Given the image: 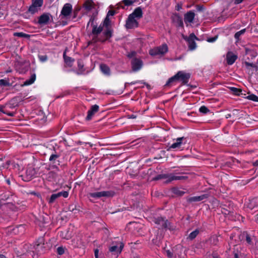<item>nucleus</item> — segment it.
I'll return each instance as SVG.
<instances>
[{
	"label": "nucleus",
	"instance_id": "4c0bfd02",
	"mask_svg": "<svg viewBox=\"0 0 258 258\" xmlns=\"http://www.w3.org/2000/svg\"><path fill=\"white\" fill-rule=\"evenodd\" d=\"M39 60L41 61V62H44L47 59V57L46 55H39Z\"/></svg>",
	"mask_w": 258,
	"mask_h": 258
},
{
	"label": "nucleus",
	"instance_id": "9d476101",
	"mask_svg": "<svg viewBox=\"0 0 258 258\" xmlns=\"http://www.w3.org/2000/svg\"><path fill=\"white\" fill-rule=\"evenodd\" d=\"M124 246L122 243L118 242L115 245H112L110 247L109 251L112 253L113 254L116 255L117 256L120 253L122 249Z\"/></svg>",
	"mask_w": 258,
	"mask_h": 258
},
{
	"label": "nucleus",
	"instance_id": "a18cd8bd",
	"mask_svg": "<svg viewBox=\"0 0 258 258\" xmlns=\"http://www.w3.org/2000/svg\"><path fill=\"white\" fill-rule=\"evenodd\" d=\"M114 15V11H109L108 13H107V15L106 17H109V16H112Z\"/></svg>",
	"mask_w": 258,
	"mask_h": 258
},
{
	"label": "nucleus",
	"instance_id": "0eeeda50",
	"mask_svg": "<svg viewBox=\"0 0 258 258\" xmlns=\"http://www.w3.org/2000/svg\"><path fill=\"white\" fill-rule=\"evenodd\" d=\"M173 142L169 147V149L181 150L182 146L186 144V139L184 137H180L173 140Z\"/></svg>",
	"mask_w": 258,
	"mask_h": 258
},
{
	"label": "nucleus",
	"instance_id": "cd10ccee",
	"mask_svg": "<svg viewBox=\"0 0 258 258\" xmlns=\"http://www.w3.org/2000/svg\"><path fill=\"white\" fill-rule=\"evenodd\" d=\"M246 98L255 102H258V97L254 94H250L246 96Z\"/></svg>",
	"mask_w": 258,
	"mask_h": 258
},
{
	"label": "nucleus",
	"instance_id": "ea45409f",
	"mask_svg": "<svg viewBox=\"0 0 258 258\" xmlns=\"http://www.w3.org/2000/svg\"><path fill=\"white\" fill-rule=\"evenodd\" d=\"M58 157V156L55 154H52L49 158V160L52 161L55 160Z\"/></svg>",
	"mask_w": 258,
	"mask_h": 258
},
{
	"label": "nucleus",
	"instance_id": "4d7b16f0",
	"mask_svg": "<svg viewBox=\"0 0 258 258\" xmlns=\"http://www.w3.org/2000/svg\"><path fill=\"white\" fill-rule=\"evenodd\" d=\"M135 117L134 116V115H132L131 116L130 118H135Z\"/></svg>",
	"mask_w": 258,
	"mask_h": 258
},
{
	"label": "nucleus",
	"instance_id": "e433bc0d",
	"mask_svg": "<svg viewBox=\"0 0 258 258\" xmlns=\"http://www.w3.org/2000/svg\"><path fill=\"white\" fill-rule=\"evenodd\" d=\"M244 32H245V29H243V30H241L237 32L235 34V37L236 38H238L241 34H243L244 33Z\"/></svg>",
	"mask_w": 258,
	"mask_h": 258
},
{
	"label": "nucleus",
	"instance_id": "49530a36",
	"mask_svg": "<svg viewBox=\"0 0 258 258\" xmlns=\"http://www.w3.org/2000/svg\"><path fill=\"white\" fill-rule=\"evenodd\" d=\"M78 67L80 69H82L83 67V64L82 63L81 60H78Z\"/></svg>",
	"mask_w": 258,
	"mask_h": 258
},
{
	"label": "nucleus",
	"instance_id": "f257e3e1",
	"mask_svg": "<svg viewBox=\"0 0 258 258\" xmlns=\"http://www.w3.org/2000/svg\"><path fill=\"white\" fill-rule=\"evenodd\" d=\"M143 16L142 10L140 7L136 8L130 14L126 21L125 26L127 29H133L138 26V20Z\"/></svg>",
	"mask_w": 258,
	"mask_h": 258
},
{
	"label": "nucleus",
	"instance_id": "6e6552de",
	"mask_svg": "<svg viewBox=\"0 0 258 258\" xmlns=\"http://www.w3.org/2000/svg\"><path fill=\"white\" fill-rule=\"evenodd\" d=\"M182 38L187 42L188 48L190 50L196 49L197 45L195 40L197 39V37L194 33H191L188 37L182 35Z\"/></svg>",
	"mask_w": 258,
	"mask_h": 258
},
{
	"label": "nucleus",
	"instance_id": "f8f14e48",
	"mask_svg": "<svg viewBox=\"0 0 258 258\" xmlns=\"http://www.w3.org/2000/svg\"><path fill=\"white\" fill-rule=\"evenodd\" d=\"M44 248L43 239L41 238L39 239V243H36L34 246V250H33V252L41 253L43 252Z\"/></svg>",
	"mask_w": 258,
	"mask_h": 258
},
{
	"label": "nucleus",
	"instance_id": "c756f323",
	"mask_svg": "<svg viewBox=\"0 0 258 258\" xmlns=\"http://www.w3.org/2000/svg\"><path fill=\"white\" fill-rule=\"evenodd\" d=\"M57 198H58V197H57V195L56 194H52L51 196V197L48 201L49 203H50V204L53 203L55 201V200L56 199H57Z\"/></svg>",
	"mask_w": 258,
	"mask_h": 258
},
{
	"label": "nucleus",
	"instance_id": "5701e85b",
	"mask_svg": "<svg viewBox=\"0 0 258 258\" xmlns=\"http://www.w3.org/2000/svg\"><path fill=\"white\" fill-rule=\"evenodd\" d=\"M155 223L163 227H167V221L162 217L156 219Z\"/></svg>",
	"mask_w": 258,
	"mask_h": 258
},
{
	"label": "nucleus",
	"instance_id": "a211bd4d",
	"mask_svg": "<svg viewBox=\"0 0 258 258\" xmlns=\"http://www.w3.org/2000/svg\"><path fill=\"white\" fill-rule=\"evenodd\" d=\"M237 58V55H235L231 52H229L227 54L226 59L227 62L229 65H231L234 63Z\"/></svg>",
	"mask_w": 258,
	"mask_h": 258
},
{
	"label": "nucleus",
	"instance_id": "bb28decb",
	"mask_svg": "<svg viewBox=\"0 0 258 258\" xmlns=\"http://www.w3.org/2000/svg\"><path fill=\"white\" fill-rule=\"evenodd\" d=\"M32 4L40 9L43 4V0H32Z\"/></svg>",
	"mask_w": 258,
	"mask_h": 258
},
{
	"label": "nucleus",
	"instance_id": "a878e982",
	"mask_svg": "<svg viewBox=\"0 0 258 258\" xmlns=\"http://www.w3.org/2000/svg\"><path fill=\"white\" fill-rule=\"evenodd\" d=\"M40 9L39 8L32 4V5L29 7V12L32 14H34L37 12Z\"/></svg>",
	"mask_w": 258,
	"mask_h": 258
},
{
	"label": "nucleus",
	"instance_id": "58836bf2",
	"mask_svg": "<svg viewBox=\"0 0 258 258\" xmlns=\"http://www.w3.org/2000/svg\"><path fill=\"white\" fill-rule=\"evenodd\" d=\"M123 2L126 6H130L133 4L134 2L132 0H124Z\"/></svg>",
	"mask_w": 258,
	"mask_h": 258
},
{
	"label": "nucleus",
	"instance_id": "412c9836",
	"mask_svg": "<svg viewBox=\"0 0 258 258\" xmlns=\"http://www.w3.org/2000/svg\"><path fill=\"white\" fill-rule=\"evenodd\" d=\"M36 80V75L35 74H32L30 79H28V80H27L26 81H25L22 86H28V85H30L31 84H32L34 81H35Z\"/></svg>",
	"mask_w": 258,
	"mask_h": 258
},
{
	"label": "nucleus",
	"instance_id": "864d4df0",
	"mask_svg": "<svg viewBox=\"0 0 258 258\" xmlns=\"http://www.w3.org/2000/svg\"><path fill=\"white\" fill-rule=\"evenodd\" d=\"M180 9H181V6H180V5H178V6H177V10L178 11H179Z\"/></svg>",
	"mask_w": 258,
	"mask_h": 258
},
{
	"label": "nucleus",
	"instance_id": "aec40b11",
	"mask_svg": "<svg viewBox=\"0 0 258 258\" xmlns=\"http://www.w3.org/2000/svg\"><path fill=\"white\" fill-rule=\"evenodd\" d=\"M63 56L66 64L69 67L72 66L74 61V59L70 57L67 56L66 55V51L63 52Z\"/></svg>",
	"mask_w": 258,
	"mask_h": 258
},
{
	"label": "nucleus",
	"instance_id": "4468645a",
	"mask_svg": "<svg viewBox=\"0 0 258 258\" xmlns=\"http://www.w3.org/2000/svg\"><path fill=\"white\" fill-rule=\"evenodd\" d=\"M99 106L97 105H94L91 106L90 109L88 111L86 119L89 120L92 119L94 114L98 111Z\"/></svg>",
	"mask_w": 258,
	"mask_h": 258
},
{
	"label": "nucleus",
	"instance_id": "603ef678",
	"mask_svg": "<svg viewBox=\"0 0 258 258\" xmlns=\"http://www.w3.org/2000/svg\"><path fill=\"white\" fill-rule=\"evenodd\" d=\"M62 192H63V191H60V192H59L57 193L56 194L57 195V197L58 198L61 197V196L62 197Z\"/></svg>",
	"mask_w": 258,
	"mask_h": 258
},
{
	"label": "nucleus",
	"instance_id": "13d9d810",
	"mask_svg": "<svg viewBox=\"0 0 258 258\" xmlns=\"http://www.w3.org/2000/svg\"><path fill=\"white\" fill-rule=\"evenodd\" d=\"M255 163V164L258 165V161H256Z\"/></svg>",
	"mask_w": 258,
	"mask_h": 258
},
{
	"label": "nucleus",
	"instance_id": "37998d69",
	"mask_svg": "<svg viewBox=\"0 0 258 258\" xmlns=\"http://www.w3.org/2000/svg\"><path fill=\"white\" fill-rule=\"evenodd\" d=\"M246 242L248 243V244H250L251 243V239L250 237V236L248 235V234H246Z\"/></svg>",
	"mask_w": 258,
	"mask_h": 258
},
{
	"label": "nucleus",
	"instance_id": "09e8293b",
	"mask_svg": "<svg viewBox=\"0 0 258 258\" xmlns=\"http://www.w3.org/2000/svg\"><path fill=\"white\" fill-rule=\"evenodd\" d=\"M69 196V192L68 191H63V192H62V197L63 198H67Z\"/></svg>",
	"mask_w": 258,
	"mask_h": 258
},
{
	"label": "nucleus",
	"instance_id": "2eb2a0df",
	"mask_svg": "<svg viewBox=\"0 0 258 258\" xmlns=\"http://www.w3.org/2000/svg\"><path fill=\"white\" fill-rule=\"evenodd\" d=\"M132 65L133 71H138L141 69L143 62L140 59L135 58L132 60Z\"/></svg>",
	"mask_w": 258,
	"mask_h": 258
},
{
	"label": "nucleus",
	"instance_id": "f03ea898",
	"mask_svg": "<svg viewBox=\"0 0 258 258\" xmlns=\"http://www.w3.org/2000/svg\"><path fill=\"white\" fill-rule=\"evenodd\" d=\"M190 78V74L184 71H179L174 76L171 77L166 83V85H170L172 83L180 81L183 84L186 83Z\"/></svg>",
	"mask_w": 258,
	"mask_h": 258
},
{
	"label": "nucleus",
	"instance_id": "393cba45",
	"mask_svg": "<svg viewBox=\"0 0 258 258\" xmlns=\"http://www.w3.org/2000/svg\"><path fill=\"white\" fill-rule=\"evenodd\" d=\"M186 178V177L185 176H177L174 175L173 174H170L169 175V181H172L174 180H181Z\"/></svg>",
	"mask_w": 258,
	"mask_h": 258
},
{
	"label": "nucleus",
	"instance_id": "6ab92c4d",
	"mask_svg": "<svg viewBox=\"0 0 258 258\" xmlns=\"http://www.w3.org/2000/svg\"><path fill=\"white\" fill-rule=\"evenodd\" d=\"M173 21L175 23L177 26L182 27L183 23L182 18L177 14H175L172 16Z\"/></svg>",
	"mask_w": 258,
	"mask_h": 258
},
{
	"label": "nucleus",
	"instance_id": "7c9ffc66",
	"mask_svg": "<svg viewBox=\"0 0 258 258\" xmlns=\"http://www.w3.org/2000/svg\"><path fill=\"white\" fill-rule=\"evenodd\" d=\"M198 233H199V231L197 230H196L192 231V232H191L189 234V235L188 236V238L190 239H192L195 238L198 235Z\"/></svg>",
	"mask_w": 258,
	"mask_h": 258
},
{
	"label": "nucleus",
	"instance_id": "c9c22d12",
	"mask_svg": "<svg viewBox=\"0 0 258 258\" xmlns=\"http://www.w3.org/2000/svg\"><path fill=\"white\" fill-rule=\"evenodd\" d=\"M14 35L16 36H18V37H28L29 36L28 35H27L26 34H24L22 32L15 33Z\"/></svg>",
	"mask_w": 258,
	"mask_h": 258
},
{
	"label": "nucleus",
	"instance_id": "3c124183",
	"mask_svg": "<svg viewBox=\"0 0 258 258\" xmlns=\"http://www.w3.org/2000/svg\"><path fill=\"white\" fill-rule=\"evenodd\" d=\"M243 0H235V4H240Z\"/></svg>",
	"mask_w": 258,
	"mask_h": 258
},
{
	"label": "nucleus",
	"instance_id": "de8ad7c7",
	"mask_svg": "<svg viewBox=\"0 0 258 258\" xmlns=\"http://www.w3.org/2000/svg\"><path fill=\"white\" fill-rule=\"evenodd\" d=\"M94 254L95 258H99V250L98 249L95 250Z\"/></svg>",
	"mask_w": 258,
	"mask_h": 258
},
{
	"label": "nucleus",
	"instance_id": "6e6d98bb",
	"mask_svg": "<svg viewBox=\"0 0 258 258\" xmlns=\"http://www.w3.org/2000/svg\"><path fill=\"white\" fill-rule=\"evenodd\" d=\"M18 228H23V227L22 226V225H20L18 227Z\"/></svg>",
	"mask_w": 258,
	"mask_h": 258
},
{
	"label": "nucleus",
	"instance_id": "7ed1b4c3",
	"mask_svg": "<svg viewBox=\"0 0 258 258\" xmlns=\"http://www.w3.org/2000/svg\"><path fill=\"white\" fill-rule=\"evenodd\" d=\"M18 105V102L16 98L11 99L9 103H7L4 106H0V111L10 116H14L15 112H10V109H14Z\"/></svg>",
	"mask_w": 258,
	"mask_h": 258
},
{
	"label": "nucleus",
	"instance_id": "ddd939ff",
	"mask_svg": "<svg viewBox=\"0 0 258 258\" xmlns=\"http://www.w3.org/2000/svg\"><path fill=\"white\" fill-rule=\"evenodd\" d=\"M51 16L48 13L41 15L38 19V23L41 25H46L49 21Z\"/></svg>",
	"mask_w": 258,
	"mask_h": 258
},
{
	"label": "nucleus",
	"instance_id": "39448f33",
	"mask_svg": "<svg viewBox=\"0 0 258 258\" xmlns=\"http://www.w3.org/2000/svg\"><path fill=\"white\" fill-rule=\"evenodd\" d=\"M84 7L88 11L92 10L93 11L92 16L91 17L89 22L88 23V25L91 23L92 25L95 19V17L98 14V12L94 8V3L91 0H86L84 4Z\"/></svg>",
	"mask_w": 258,
	"mask_h": 258
},
{
	"label": "nucleus",
	"instance_id": "c85d7f7f",
	"mask_svg": "<svg viewBox=\"0 0 258 258\" xmlns=\"http://www.w3.org/2000/svg\"><path fill=\"white\" fill-rule=\"evenodd\" d=\"M0 86H9L10 83L8 80L1 79L0 80Z\"/></svg>",
	"mask_w": 258,
	"mask_h": 258
},
{
	"label": "nucleus",
	"instance_id": "c03bdc74",
	"mask_svg": "<svg viewBox=\"0 0 258 258\" xmlns=\"http://www.w3.org/2000/svg\"><path fill=\"white\" fill-rule=\"evenodd\" d=\"M222 213L225 215H228L230 214V212L228 211L227 210H226V209H223L222 211Z\"/></svg>",
	"mask_w": 258,
	"mask_h": 258
},
{
	"label": "nucleus",
	"instance_id": "1a4fd4ad",
	"mask_svg": "<svg viewBox=\"0 0 258 258\" xmlns=\"http://www.w3.org/2000/svg\"><path fill=\"white\" fill-rule=\"evenodd\" d=\"M88 195L89 197L95 199H99L101 197L112 196L113 195V194L112 192L110 191H102L98 192H90L88 194Z\"/></svg>",
	"mask_w": 258,
	"mask_h": 258
},
{
	"label": "nucleus",
	"instance_id": "b1692460",
	"mask_svg": "<svg viewBox=\"0 0 258 258\" xmlns=\"http://www.w3.org/2000/svg\"><path fill=\"white\" fill-rule=\"evenodd\" d=\"M207 198V195H203L200 196H195L190 198L191 201L197 202L201 201Z\"/></svg>",
	"mask_w": 258,
	"mask_h": 258
},
{
	"label": "nucleus",
	"instance_id": "bf43d9fd",
	"mask_svg": "<svg viewBox=\"0 0 258 258\" xmlns=\"http://www.w3.org/2000/svg\"><path fill=\"white\" fill-rule=\"evenodd\" d=\"M235 257H236V258H237V254H235Z\"/></svg>",
	"mask_w": 258,
	"mask_h": 258
},
{
	"label": "nucleus",
	"instance_id": "72a5a7b5",
	"mask_svg": "<svg viewBox=\"0 0 258 258\" xmlns=\"http://www.w3.org/2000/svg\"><path fill=\"white\" fill-rule=\"evenodd\" d=\"M231 90L233 91V92L235 94H236L237 95H239L240 94V92H241V91L240 89H237L236 88H234V87L231 88Z\"/></svg>",
	"mask_w": 258,
	"mask_h": 258
},
{
	"label": "nucleus",
	"instance_id": "f3484780",
	"mask_svg": "<svg viewBox=\"0 0 258 258\" xmlns=\"http://www.w3.org/2000/svg\"><path fill=\"white\" fill-rule=\"evenodd\" d=\"M72 10V7L70 4H66L64 5L61 12V15L64 17L69 16Z\"/></svg>",
	"mask_w": 258,
	"mask_h": 258
},
{
	"label": "nucleus",
	"instance_id": "2f4dec72",
	"mask_svg": "<svg viewBox=\"0 0 258 258\" xmlns=\"http://www.w3.org/2000/svg\"><path fill=\"white\" fill-rule=\"evenodd\" d=\"M35 171L33 169H28L26 170V174L31 177L32 176L34 175Z\"/></svg>",
	"mask_w": 258,
	"mask_h": 258
},
{
	"label": "nucleus",
	"instance_id": "79ce46f5",
	"mask_svg": "<svg viewBox=\"0 0 258 258\" xmlns=\"http://www.w3.org/2000/svg\"><path fill=\"white\" fill-rule=\"evenodd\" d=\"M165 254L167 255L168 257H172V252L169 250H165Z\"/></svg>",
	"mask_w": 258,
	"mask_h": 258
},
{
	"label": "nucleus",
	"instance_id": "a19ab883",
	"mask_svg": "<svg viewBox=\"0 0 258 258\" xmlns=\"http://www.w3.org/2000/svg\"><path fill=\"white\" fill-rule=\"evenodd\" d=\"M217 39V37L215 36L214 37L209 38L208 39L207 41L209 42H214V41H215Z\"/></svg>",
	"mask_w": 258,
	"mask_h": 258
},
{
	"label": "nucleus",
	"instance_id": "9b49d317",
	"mask_svg": "<svg viewBox=\"0 0 258 258\" xmlns=\"http://www.w3.org/2000/svg\"><path fill=\"white\" fill-rule=\"evenodd\" d=\"M104 29H105L102 26V24H100L98 27L95 25H93L92 31L93 35L94 36H97L98 34L102 32L103 36L101 38H98L97 40L100 41V39L103 38V32L104 31Z\"/></svg>",
	"mask_w": 258,
	"mask_h": 258
},
{
	"label": "nucleus",
	"instance_id": "4be33fe9",
	"mask_svg": "<svg viewBox=\"0 0 258 258\" xmlns=\"http://www.w3.org/2000/svg\"><path fill=\"white\" fill-rule=\"evenodd\" d=\"M100 68L101 72L106 75H110V69L109 67L104 64H101L100 66Z\"/></svg>",
	"mask_w": 258,
	"mask_h": 258
},
{
	"label": "nucleus",
	"instance_id": "5fc2aeb1",
	"mask_svg": "<svg viewBox=\"0 0 258 258\" xmlns=\"http://www.w3.org/2000/svg\"><path fill=\"white\" fill-rule=\"evenodd\" d=\"M0 258H6L4 255H0Z\"/></svg>",
	"mask_w": 258,
	"mask_h": 258
},
{
	"label": "nucleus",
	"instance_id": "473e14b6",
	"mask_svg": "<svg viewBox=\"0 0 258 258\" xmlns=\"http://www.w3.org/2000/svg\"><path fill=\"white\" fill-rule=\"evenodd\" d=\"M200 112L203 113H207L209 110V109L205 106H201L199 109Z\"/></svg>",
	"mask_w": 258,
	"mask_h": 258
},
{
	"label": "nucleus",
	"instance_id": "f704fd0d",
	"mask_svg": "<svg viewBox=\"0 0 258 258\" xmlns=\"http://www.w3.org/2000/svg\"><path fill=\"white\" fill-rule=\"evenodd\" d=\"M57 252L59 255H61L64 252V248L63 247L60 246L57 248Z\"/></svg>",
	"mask_w": 258,
	"mask_h": 258
},
{
	"label": "nucleus",
	"instance_id": "dca6fc26",
	"mask_svg": "<svg viewBox=\"0 0 258 258\" xmlns=\"http://www.w3.org/2000/svg\"><path fill=\"white\" fill-rule=\"evenodd\" d=\"M195 14L193 12L189 11L184 15V22L187 25L188 23L193 22L195 18Z\"/></svg>",
	"mask_w": 258,
	"mask_h": 258
},
{
	"label": "nucleus",
	"instance_id": "423d86ee",
	"mask_svg": "<svg viewBox=\"0 0 258 258\" xmlns=\"http://www.w3.org/2000/svg\"><path fill=\"white\" fill-rule=\"evenodd\" d=\"M168 51L167 45L165 44L160 46L155 47L149 51V54L152 56L163 55Z\"/></svg>",
	"mask_w": 258,
	"mask_h": 258
},
{
	"label": "nucleus",
	"instance_id": "20e7f679",
	"mask_svg": "<svg viewBox=\"0 0 258 258\" xmlns=\"http://www.w3.org/2000/svg\"><path fill=\"white\" fill-rule=\"evenodd\" d=\"M102 26L104 28V31L103 32V38L100 39V41H104L111 36V30L110 28V21L109 17H106L101 24Z\"/></svg>",
	"mask_w": 258,
	"mask_h": 258
},
{
	"label": "nucleus",
	"instance_id": "8fccbe9b",
	"mask_svg": "<svg viewBox=\"0 0 258 258\" xmlns=\"http://www.w3.org/2000/svg\"><path fill=\"white\" fill-rule=\"evenodd\" d=\"M245 64L247 66H250V67H254V65L253 63H250L249 62H246Z\"/></svg>",
	"mask_w": 258,
	"mask_h": 258
}]
</instances>
